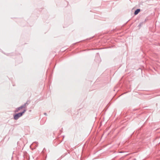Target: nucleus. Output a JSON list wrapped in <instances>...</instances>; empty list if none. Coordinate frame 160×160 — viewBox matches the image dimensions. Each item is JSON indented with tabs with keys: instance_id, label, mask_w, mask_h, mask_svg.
Masks as SVG:
<instances>
[{
	"instance_id": "obj_1",
	"label": "nucleus",
	"mask_w": 160,
	"mask_h": 160,
	"mask_svg": "<svg viewBox=\"0 0 160 160\" xmlns=\"http://www.w3.org/2000/svg\"><path fill=\"white\" fill-rule=\"evenodd\" d=\"M26 111V109H24L22 112L19 113L14 115V119L16 120L18 119L19 117L22 116L23 114Z\"/></svg>"
},
{
	"instance_id": "obj_2",
	"label": "nucleus",
	"mask_w": 160,
	"mask_h": 160,
	"mask_svg": "<svg viewBox=\"0 0 160 160\" xmlns=\"http://www.w3.org/2000/svg\"><path fill=\"white\" fill-rule=\"evenodd\" d=\"M28 104V102L27 101L26 103H25L24 104L22 105H21L20 107L21 108V109L22 108H25L26 106Z\"/></svg>"
},
{
	"instance_id": "obj_3",
	"label": "nucleus",
	"mask_w": 160,
	"mask_h": 160,
	"mask_svg": "<svg viewBox=\"0 0 160 160\" xmlns=\"http://www.w3.org/2000/svg\"><path fill=\"white\" fill-rule=\"evenodd\" d=\"M140 10L139 9H137L134 12V14L136 15H137L140 11Z\"/></svg>"
},
{
	"instance_id": "obj_4",
	"label": "nucleus",
	"mask_w": 160,
	"mask_h": 160,
	"mask_svg": "<svg viewBox=\"0 0 160 160\" xmlns=\"http://www.w3.org/2000/svg\"><path fill=\"white\" fill-rule=\"evenodd\" d=\"M21 109V108L20 107L19 108H17L15 111V112H18Z\"/></svg>"
},
{
	"instance_id": "obj_5",
	"label": "nucleus",
	"mask_w": 160,
	"mask_h": 160,
	"mask_svg": "<svg viewBox=\"0 0 160 160\" xmlns=\"http://www.w3.org/2000/svg\"><path fill=\"white\" fill-rule=\"evenodd\" d=\"M44 114L45 115H47V113H44Z\"/></svg>"
}]
</instances>
